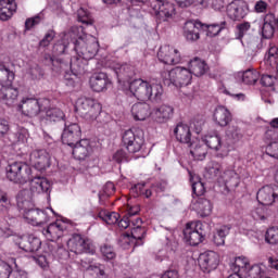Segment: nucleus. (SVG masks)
<instances>
[{
	"label": "nucleus",
	"instance_id": "16",
	"mask_svg": "<svg viewBox=\"0 0 278 278\" xmlns=\"http://www.w3.org/2000/svg\"><path fill=\"white\" fill-rule=\"evenodd\" d=\"M72 155L75 160H86L94 153V147L92 146V141L90 139H80L73 146Z\"/></svg>",
	"mask_w": 278,
	"mask_h": 278
},
{
	"label": "nucleus",
	"instance_id": "23",
	"mask_svg": "<svg viewBox=\"0 0 278 278\" xmlns=\"http://www.w3.org/2000/svg\"><path fill=\"white\" fill-rule=\"evenodd\" d=\"M203 23H201L200 21L186 22L184 26V36L186 40H188L189 42H195V40H199V38H201L199 31H201Z\"/></svg>",
	"mask_w": 278,
	"mask_h": 278
},
{
	"label": "nucleus",
	"instance_id": "28",
	"mask_svg": "<svg viewBox=\"0 0 278 278\" xmlns=\"http://www.w3.org/2000/svg\"><path fill=\"white\" fill-rule=\"evenodd\" d=\"M251 217L257 223H268L270 218H273V210L266 207L264 204H260L254 206L250 213Z\"/></svg>",
	"mask_w": 278,
	"mask_h": 278
},
{
	"label": "nucleus",
	"instance_id": "52",
	"mask_svg": "<svg viewBox=\"0 0 278 278\" xmlns=\"http://www.w3.org/2000/svg\"><path fill=\"white\" fill-rule=\"evenodd\" d=\"M265 241L267 244H278V227H270L265 235Z\"/></svg>",
	"mask_w": 278,
	"mask_h": 278
},
{
	"label": "nucleus",
	"instance_id": "5",
	"mask_svg": "<svg viewBox=\"0 0 278 278\" xmlns=\"http://www.w3.org/2000/svg\"><path fill=\"white\" fill-rule=\"evenodd\" d=\"M51 101L49 99H36L24 97L18 104V110L28 116V118H36L40 112H45L49 108Z\"/></svg>",
	"mask_w": 278,
	"mask_h": 278
},
{
	"label": "nucleus",
	"instance_id": "33",
	"mask_svg": "<svg viewBox=\"0 0 278 278\" xmlns=\"http://www.w3.org/2000/svg\"><path fill=\"white\" fill-rule=\"evenodd\" d=\"M151 105L148 103H135L131 106V115L135 121H147L151 116Z\"/></svg>",
	"mask_w": 278,
	"mask_h": 278
},
{
	"label": "nucleus",
	"instance_id": "39",
	"mask_svg": "<svg viewBox=\"0 0 278 278\" xmlns=\"http://www.w3.org/2000/svg\"><path fill=\"white\" fill-rule=\"evenodd\" d=\"M237 79L247 86H253L260 79V72L257 70H247L237 74Z\"/></svg>",
	"mask_w": 278,
	"mask_h": 278
},
{
	"label": "nucleus",
	"instance_id": "8",
	"mask_svg": "<svg viewBox=\"0 0 278 278\" xmlns=\"http://www.w3.org/2000/svg\"><path fill=\"white\" fill-rule=\"evenodd\" d=\"M184 240L190 247H199L205 240V232L203 231V223L189 222L184 229Z\"/></svg>",
	"mask_w": 278,
	"mask_h": 278
},
{
	"label": "nucleus",
	"instance_id": "35",
	"mask_svg": "<svg viewBox=\"0 0 278 278\" xmlns=\"http://www.w3.org/2000/svg\"><path fill=\"white\" fill-rule=\"evenodd\" d=\"M207 63L201 60L200 58H194L189 62V72L191 75H195V77H202L204 73H207Z\"/></svg>",
	"mask_w": 278,
	"mask_h": 278
},
{
	"label": "nucleus",
	"instance_id": "2",
	"mask_svg": "<svg viewBox=\"0 0 278 278\" xmlns=\"http://www.w3.org/2000/svg\"><path fill=\"white\" fill-rule=\"evenodd\" d=\"M73 49L77 55L71 59V72L75 77H79L86 73L88 60L99 53V41L92 35L79 36L74 40Z\"/></svg>",
	"mask_w": 278,
	"mask_h": 278
},
{
	"label": "nucleus",
	"instance_id": "17",
	"mask_svg": "<svg viewBox=\"0 0 278 278\" xmlns=\"http://www.w3.org/2000/svg\"><path fill=\"white\" fill-rule=\"evenodd\" d=\"M220 256L214 251H206L199 256V266L203 273H212L218 267Z\"/></svg>",
	"mask_w": 278,
	"mask_h": 278
},
{
	"label": "nucleus",
	"instance_id": "41",
	"mask_svg": "<svg viewBox=\"0 0 278 278\" xmlns=\"http://www.w3.org/2000/svg\"><path fill=\"white\" fill-rule=\"evenodd\" d=\"M226 22H222L220 24H202L200 27L201 31H205L208 38H214V36H218L223 29H225Z\"/></svg>",
	"mask_w": 278,
	"mask_h": 278
},
{
	"label": "nucleus",
	"instance_id": "60",
	"mask_svg": "<svg viewBox=\"0 0 278 278\" xmlns=\"http://www.w3.org/2000/svg\"><path fill=\"white\" fill-rule=\"evenodd\" d=\"M275 79H277V76H273L270 74H263L261 77V84L262 86L270 88V86L275 85Z\"/></svg>",
	"mask_w": 278,
	"mask_h": 278
},
{
	"label": "nucleus",
	"instance_id": "19",
	"mask_svg": "<svg viewBox=\"0 0 278 278\" xmlns=\"http://www.w3.org/2000/svg\"><path fill=\"white\" fill-rule=\"evenodd\" d=\"M226 12L231 21H242L249 13V7L242 0H235L227 5Z\"/></svg>",
	"mask_w": 278,
	"mask_h": 278
},
{
	"label": "nucleus",
	"instance_id": "36",
	"mask_svg": "<svg viewBox=\"0 0 278 278\" xmlns=\"http://www.w3.org/2000/svg\"><path fill=\"white\" fill-rule=\"evenodd\" d=\"M193 210H195L202 218H205L212 214V202L205 198H199L193 204Z\"/></svg>",
	"mask_w": 278,
	"mask_h": 278
},
{
	"label": "nucleus",
	"instance_id": "56",
	"mask_svg": "<svg viewBox=\"0 0 278 278\" xmlns=\"http://www.w3.org/2000/svg\"><path fill=\"white\" fill-rule=\"evenodd\" d=\"M80 266L84 270H94V268H99V265L94 263V258L85 257L80 261Z\"/></svg>",
	"mask_w": 278,
	"mask_h": 278
},
{
	"label": "nucleus",
	"instance_id": "20",
	"mask_svg": "<svg viewBox=\"0 0 278 278\" xmlns=\"http://www.w3.org/2000/svg\"><path fill=\"white\" fill-rule=\"evenodd\" d=\"M0 214L4 216L8 220H12L18 216V208L13 205L8 198V193L0 189Z\"/></svg>",
	"mask_w": 278,
	"mask_h": 278
},
{
	"label": "nucleus",
	"instance_id": "15",
	"mask_svg": "<svg viewBox=\"0 0 278 278\" xmlns=\"http://www.w3.org/2000/svg\"><path fill=\"white\" fill-rule=\"evenodd\" d=\"M30 166L36 170H47L51 166V154L47 150H34L29 156Z\"/></svg>",
	"mask_w": 278,
	"mask_h": 278
},
{
	"label": "nucleus",
	"instance_id": "7",
	"mask_svg": "<svg viewBox=\"0 0 278 278\" xmlns=\"http://www.w3.org/2000/svg\"><path fill=\"white\" fill-rule=\"evenodd\" d=\"M122 142L128 153H138L144 147V130L131 128L123 134Z\"/></svg>",
	"mask_w": 278,
	"mask_h": 278
},
{
	"label": "nucleus",
	"instance_id": "9",
	"mask_svg": "<svg viewBox=\"0 0 278 278\" xmlns=\"http://www.w3.org/2000/svg\"><path fill=\"white\" fill-rule=\"evenodd\" d=\"M67 248L72 253H75L76 255H81L83 253L94 255L96 253L94 244H92V241L79 233H75L68 239Z\"/></svg>",
	"mask_w": 278,
	"mask_h": 278
},
{
	"label": "nucleus",
	"instance_id": "4",
	"mask_svg": "<svg viewBox=\"0 0 278 278\" xmlns=\"http://www.w3.org/2000/svg\"><path fill=\"white\" fill-rule=\"evenodd\" d=\"M161 77L165 86H175L176 88H184L192 84V72L186 67H175L170 71L162 72Z\"/></svg>",
	"mask_w": 278,
	"mask_h": 278
},
{
	"label": "nucleus",
	"instance_id": "53",
	"mask_svg": "<svg viewBox=\"0 0 278 278\" xmlns=\"http://www.w3.org/2000/svg\"><path fill=\"white\" fill-rule=\"evenodd\" d=\"M227 138L233 140V142H238L242 138V131L238 126H229L226 130Z\"/></svg>",
	"mask_w": 278,
	"mask_h": 278
},
{
	"label": "nucleus",
	"instance_id": "62",
	"mask_svg": "<svg viewBox=\"0 0 278 278\" xmlns=\"http://www.w3.org/2000/svg\"><path fill=\"white\" fill-rule=\"evenodd\" d=\"M10 131V122L5 118H0V138L8 136Z\"/></svg>",
	"mask_w": 278,
	"mask_h": 278
},
{
	"label": "nucleus",
	"instance_id": "44",
	"mask_svg": "<svg viewBox=\"0 0 278 278\" xmlns=\"http://www.w3.org/2000/svg\"><path fill=\"white\" fill-rule=\"evenodd\" d=\"M43 112H46L47 121H51L52 123L64 121V111L58 108H51V104H49Z\"/></svg>",
	"mask_w": 278,
	"mask_h": 278
},
{
	"label": "nucleus",
	"instance_id": "50",
	"mask_svg": "<svg viewBox=\"0 0 278 278\" xmlns=\"http://www.w3.org/2000/svg\"><path fill=\"white\" fill-rule=\"evenodd\" d=\"M147 235V229L142 228V226H136L131 229V239L136 241V245L140 247L142 244V239Z\"/></svg>",
	"mask_w": 278,
	"mask_h": 278
},
{
	"label": "nucleus",
	"instance_id": "40",
	"mask_svg": "<svg viewBox=\"0 0 278 278\" xmlns=\"http://www.w3.org/2000/svg\"><path fill=\"white\" fill-rule=\"evenodd\" d=\"M229 231H231L230 225H224L219 228H216L214 235H213V242L216 247H224L225 244V238H227Z\"/></svg>",
	"mask_w": 278,
	"mask_h": 278
},
{
	"label": "nucleus",
	"instance_id": "31",
	"mask_svg": "<svg viewBox=\"0 0 278 278\" xmlns=\"http://www.w3.org/2000/svg\"><path fill=\"white\" fill-rule=\"evenodd\" d=\"M18 99V89L11 86H1L0 101L5 105H14Z\"/></svg>",
	"mask_w": 278,
	"mask_h": 278
},
{
	"label": "nucleus",
	"instance_id": "43",
	"mask_svg": "<svg viewBox=\"0 0 278 278\" xmlns=\"http://www.w3.org/2000/svg\"><path fill=\"white\" fill-rule=\"evenodd\" d=\"M251 266L249 264V258L245 256H238L235 258V262L231 264L230 268L232 273H240L244 275L247 273V269Z\"/></svg>",
	"mask_w": 278,
	"mask_h": 278
},
{
	"label": "nucleus",
	"instance_id": "64",
	"mask_svg": "<svg viewBox=\"0 0 278 278\" xmlns=\"http://www.w3.org/2000/svg\"><path fill=\"white\" fill-rule=\"evenodd\" d=\"M277 138H278V135L275 131V129H268L265 132V142H267L268 144H270V142H277Z\"/></svg>",
	"mask_w": 278,
	"mask_h": 278
},
{
	"label": "nucleus",
	"instance_id": "61",
	"mask_svg": "<svg viewBox=\"0 0 278 278\" xmlns=\"http://www.w3.org/2000/svg\"><path fill=\"white\" fill-rule=\"evenodd\" d=\"M239 40L244 38V35L251 29V23L243 22L237 26Z\"/></svg>",
	"mask_w": 278,
	"mask_h": 278
},
{
	"label": "nucleus",
	"instance_id": "30",
	"mask_svg": "<svg viewBox=\"0 0 278 278\" xmlns=\"http://www.w3.org/2000/svg\"><path fill=\"white\" fill-rule=\"evenodd\" d=\"M75 29L76 28H73L71 31L63 34L62 41L53 46L52 51L54 55H62V53H66V49H68L71 42L73 45L74 40H76ZM68 40H71V42H68Z\"/></svg>",
	"mask_w": 278,
	"mask_h": 278
},
{
	"label": "nucleus",
	"instance_id": "63",
	"mask_svg": "<svg viewBox=\"0 0 278 278\" xmlns=\"http://www.w3.org/2000/svg\"><path fill=\"white\" fill-rule=\"evenodd\" d=\"M113 160L118 164H121V162H127V152H125V150H117L113 154Z\"/></svg>",
	"mask_w": 278,
	"mask_h": 278
},
{
	"label": "nucleus",
	"instance_id": "54",
	"mask_svg": "<svg viewBox=\"0 0 278 278\" xmlns=\"http://www.w3.org/2000/svg\"><path fill=\"white\" fill-rule=\"evenodd\" d=\"M119 244L122 249H129L130 247H138L136 245V241L132 239L131 235L124 233L119 237Z\"/></svg>",
	"mask_w": 278,
	"mask_h": 278
},
{
	"label": "nucleus",
	"instance_id": "24",
	"mask_svg": "<svg viewBox=\"0 0 278 278\" xmlns=\"http://www.w3.org/2000/svg\"><path fill=\"white\" fill-rule=\"evenodd\" d=\"M275 31H278V17L269 13L264 18L262 36L268 40L275 36Z\"/></svg>",
	"mask_w": 278,
	"mask_h": 278
},
{
	"label": "nucleus",
	"instance_id": "51",
	"mask_svg": "<svg viewBox=\"0 0 278 278\" xmlns=\"http://www.w3.org/2000/svg\"><path fill=\"white\" fill-rule=\"evenodd\" d=\"M77 16H78L79 23H83V25H92L93 23L92 15H90V12H88V10L84 8H80L77 11Z\"/></svg>",
	"mask_w": 278,
	"mask_h": 278
},
{
	"label": "nucleus",
	"instance_id": "32",
	"mask_svg": "<svg viewBox=\"0 0 278 278\" xmlns=\"http://www.w3.org/2000/svg\"><path fill=\"white\" fill-rule=\"evenodd\" d=\"M16 1L0 0V21H10L16 13Z\"/></svg>",
	"mask_w": 278,
	"mask_h": 278
},
{
	"label": "nucleus",
	"instance_id": "59",
	"mask_svg": "<svg viewBox=\"0 0 278 278\" xmlns=\"http://www.w3.org/2000/svg\"><path fill=\"white\" fill-rule=\"evenodd\" d=\"M53 38H55V30H48L43 37V40L39 42L40 47H49V45H51V42L53 41Z\"/></svg>",
	"mask_w": 278,
	"mask_h": 278
},
{
	"label": "nucleus",
	"instance_id": "46",
	"mask_svg": "<svg viewBox=\"0 0 278 278\" xmlns=\"http://www.w3.org/2000/svg\"><path fill=\"white\" fill-rule=\"evenodd\" d=\"M96 101L97 100L92 98H86V97L78 98L76 101L75 110L76 112H79V114L83 116L86 112L89 111V109L91 108V105L94 104Z\"/></svg>",
	"mask_w": 278,
	"mask_h": 278
},
{
	"label": "nucleus",
	"instance_id": "45",
	"mask_svg": "<svg viewBox=\"0 0 278 278\" xmlns=\"http://www.w3.org/2000/svg\"><path fill=\"white\" fill-rule=\"evenodd\" d=\"M98 218H100V220H103V223H106V225H116V223H118V219L121 218V215L116 212L100 210L98 213Z\"/></svg>",
	"mask_w": 278,
	"mask_h": 278
},
{
	"label": "nucleus",
	"instance_id": "10",
	"mask_svg": "<svg viewBox=\"0 0 278 278\" xmlns=\"http://www.w3.org/2000/svg\"><path fill=\"white\" fill-rule=\"evenodd\" d=\"M152 14H154L157 23H166L175 18L177 11L175 4L170 2H161L159 4L151 3Z\"/></svg>",
	"mask_w": 278,
	"mask_h": 278
},
{
	"label": "nucleus",
	"instance_id": "34",
	"mask_svg": "<svg viewBox=\"0 0 278 278\" xmlns=\"http://www.w3.org/2000/svg\"><path fill=\"white\" fill-rule=\"evenodd\" d=\"M190 153L194 160H205L207 155V148L204 146V142L197 139L192 141L189 146Z\"/></svg>",
	"mask_w": 278,
	"mask_h": 278
},
{
	"label": "nucleus",
	"instance_id": "38",
	"mask_svg": "<svg viewBox=\"0 0 278 278\" xmlns=\"http://www.w3.org/2000/svg\"><path fill=\"white\" fill-rule=\"evenodd\" d=\"M202 142L213 151H225L226 149L218 135H206L202 138Z\"/></svg>",
	"mask_w": 278,
	"mask_h": 278
},
{
	"label": "nucleus",
	"instance_id": "49",
	"mask_svg": "<svg viewBox=\"0 0 278 278\" xmlns=\"http://www.w3.org/2000/svg\"><path fill=\"white\" fill-rule=\"evenodd\" d=\"M100 252L104 262H112V260H116V250H114V247L110 244L101 245Z\"/></svg>",
	"mask_w": 278,
	"mask_h": 278
},
{
	"label": "nucleus",
	"instance_id": "3",
	"mask_svg": "<svg viewBox=\"0 0 278 278\" xmlns=\"http://www.w3.org/2000/svg\"><path fill=\"white\" fill-rule=\"evenodd\" d=\"M16 201L20 214L33 227H42V225H47L51 220V216H55V211L51 207L45 210L36 208L34 202L29 200V191L27 189L17 193Z\"/></svg>",
	"mask_w": 278,
	"mask_h": 278
},
{
	"label": "nucleus",
	"instance_id": "37",
	"mask_svg": "<svg viewBox=\"0 0 278 278\" xmlns=\"http://www.w3.org/2000/svg\"><path fill=\"white\" fill-rule=\"evenodd\" d=\"M16 74L4 63H0V86H12Z\"/></svg>",
	"mask_w": 278,
	"mask_h": 278
},
{
	"label": "nucleus",
	"instance_id": "48",
	"mask_svg": "<svg viewBox=\"0 0 278 278\" xmlns=\"http://www.w3.org/2000/svg\"><path fill=\"white\" fill-rule=\"evenodd\" d=\"M265 275L266 273L262 270V266L260 265H253L252 267L250 265L243 273L244 278H262Z\"/></svg>",
	"mask_w": 278,
	"mask_h": 278
},
{
	"label": "nucleus",
	"instance_id": "21",
	"mask_svg": "<svg viewBox=\"0 0 278 278\" xmlns=\"http://www.w3.org/2000/svg\"><path fill=\"white\" fill-rule=\"evenodd\" d=\"M89 86L93 92H103V90H108L112 86V80L106 73L100 72L90 77Z\"/></svg>",
	"mask_w": 278,
	"mask_h": 278
},
{
	"label": "nucleus",
	"instance_id": "18",
	"mask_svg": "<svg viewBox=\"0 0 278 278\" xmlns=\"http://www.w3.org/2000/svg\"><path fill=\"white\" fill-rule=\"evenodd\" d=\"M81 138V126L77 123L65 124V128L62 132V142L67 147H73L76 142H79Z\"/></svg>",
	"mask_w": 278,
	"mask_h": 278
},
{
	"label": "nucleus",
	"instance_id": "12",
	"mask_svg": "<svg viewBox=\"0 0 278 278\" xmlns=\"http://www.w3.org/2000/svg\"><path fill=\"white\" fill-rule=\"evenodd\" d=\"M13 242H15L18 249L25 251V253H36V251L40 250L42 241L35 237L34 235L29 236H15L13 238Z\"/></svg>",
	"mask_w": 278,
	"mask_h": 278
},
{
	"label": "nucleus",
	"instance_id": "6",
	"mask_svg": "<svg viewBox=\"0 0 278 278\" xmlns=\"http://www.w3.org/2000/svg\"><path fill=\"white\" fill-rule=\"evenodd\" d=\"M5 174L9 181L27 184L31 177V167L23 162H13L7 166Z\"/></svg>",
	"mask_w": 278,
	"mask_h": 278
},
{
	"label": "nucleus",
	"instance_id": "14",
	"mask_svg": "<svg viewBox=\"0 0 278 278\" xmlns=\"http://www.w3.org/2000/svg\"><path fill=\"white\" fill-rule=\"evenodd\" d=\"M256 199L261 205H273L278 201V186L266 185L262 187L257 193Z\"/></svg>",
	"mask_w": 278,
	"mask_h": 278
},
{
	"label": "nucleus",
	"instance_id": "29",
	"mask_svg": "<svg viewBox=\"0 0 278 278\" xmlns=\"http://www.w3.org/2000/svg\"><path fill=\"white\" fill-rule=\"evenodd\" d=\"M28 181L30 186V192H33V194H42V192H49V190H51V182H49L45 177L31 178V176H29Z\"/></svg>",
	"mask_w": 278,
	"mask_h": 278
},
{
	"label": "nucleus",
	"instance_id": "25",
	"mask_svg": "<svg viewBox=\"0 0 278 278\" xmlns=\"http://www.w3.org/2000/svg\"><path fill=\"white\" fill-rule=\"evenodd\" d=\"M218 184L224 186H230L231 188H238L240 185V175L236 173L233 167H228L223 170L222 175L217 178Z\"/></svg>",
	"mask_w": 278,
	"mask_h": 278
},
{
	"label": "nucleus",
	"instance_id": "58",
	"mask_svg": "<svg viewBox=\"0 0 278 278\" xmlns=\"http://www.w3.org/2000/svg\"><path fill=\"white\" fill-rule=\"evenodd\" d=\"M265 152L267 155H269V157H274L275 160H278V142L273 141V142L268 143Z\"/></svg>",
	"mask_w": 278,
	"mask_h": 278
},
{
	"label": "nucleus",
	"instance_id": "27",
	"mask_svg": "<svg viewBox=\"0 0 278 278\" xmlns=\"http://www.w3.org/2000/svg\"><path fill=\"white\" fill-rule=\"evenodd\" d=\"M174 136L178 142L187 144V147L192 142V132L190 131V126H188V124H177L174 129Z\"/></svg>",
	"mask_w": 278,
	"mask_h": 278
},
{
	"label": "nucleus",
	"instance_id": "1",
	"mask_svg": "<svg viewBox=\"0 0 278 278\" xmlns=\"http://www.w3.org/2000/svg\"><path fill=\"white\" fill-rule=\"evenodd\" d=\"M113 71L121 88L123 90H129L130 94L136 97L138 101H151L152 103L162 101V94H164L162 84L142 78L131 80L136 72L134 71V66L129 64H116Z\"/></svg>",
	"mask_w": 278,
	"mask_h": 278
},
{
	"label": "nucleus",
	"instance_id": "13",
	"mask_svg": "<svg viewBox=\"0 0 278 278\" xmlns=\"http://www.w3.org/2000/svg\"><path fill=\"white\" fill-rule=\"evenodd\" d=\"M157 58L160 62L170 66L181 64V52L173 46H162L157 52Z\"/></svg>",
	"mask_w": 278,
	"mask_h": 278
},
{
	"label": "nucleus",
	"instance_id": "22",
	"mask_svg": "<svg viewBox=\"0 0 278 278\" xmlns=\"http://www.w3.org/2000/svg\"><path fill=\"white\" fill-rule=\"evenodd\" d=\"M151 116L155 123H168L175 116V108L169 104H162L152 110Z\"/></svg>",
	"mask_w": 278,
	"mask_h": 278
},
{
	"label": "nucleus",
	"instance_id": "47",
	"mask_svg": "<svg viewBox=\"0 0 278 278\" xmlns=\"http://www.w3.org/2000/svg\"><path fill=\"white\" fill-rule=\"evenodd\" d=\"M223 165L220 163L211 161L206 166V173L210 175L211 179H216L218 181V178L220 175H223Z\"/></svg>",
	"mask_w": 278,
	"mask_h": 278
},
{
	"label": "nucleus",
	"instance_id": "26",
	"mask_svg": "<svg viewBox=\"0 0 278 278\" xmlns=\"http://www.w3.org/2000/svg\"><path fill=\"white\" fill-rule=\"evenodd\" d=\"M232 118L231 112L223 105H219L214 110L213 121L217 127H227Z\"/></svg>",
	"mask_w": 278,
	"mask_h": 278
},
{
	"label": "nucleus",
	"instance_id": "55",
	"mask_svg": "<svg viewBox=\"0 0 278 278\" xmlns=\"http://www.w3.org/2000/svg\"><path fill=\"white\" fill-rule=\"evenodd\" d=\"M13 273L12 266L0 258V278H11Z\"/></svg>",
	"mask_w": 278,
	"mask_h": 278
},
{
	"label": "nucleus",
	"instance_id": "11",
	"mask_svg": "<svg viewBox=\"0 0 278 278\" xmlns=\"http://www.w3.org/2000/svg\"><path fill=\"white\" fill-rule=\"evenodd\" d=\"M68 227H71V224L67 220L59 219L43 229L42 233L47 240L55 242V240H60V238L64 236V232L67 231Z\"/></svg>",
	"mask_w": 278,
	"mask_h": 278
},
{
	"label": "nucleus",
	"instance_id": "57",
	"mask_svg": "<svg viewBox=\"0 0 278 278\" xmlns=\"http://www.w3.org/2000/svg\"><path fill=\"white\" fill-rule=\"evenodd\" d=\"M192 193L195 197H203L205 194V185L200 179L192 181Z\"/></svg>",
	"mask_w": 278,
	"mask_h": 278
},
{
	"label": "nucleus",
	"instance_id": "42",
	"mask_svg": "<svg viewBox=\"0 0 278 278\" xmlns=\"http://www.w3.org/2000/svg\"><path fill=\"white\" fill-rule=\"evenodd\" d=\"M103 110V106L99 101H96L93 105L89 108L88 111L83 115L85 121H88L89 123H93V121H97L99 116L101 115V112Z\"/></svg>",
	"mask_w": 278,
	"mask_h": 278
}]
</instances>
